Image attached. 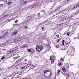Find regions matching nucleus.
I'll use <instances>...</instances> for the list:
<instances>
[{
  "label": "nucleus",
  "mask_w": 79,
  "mask_h": 79,
  "mask_svg": "<svg viewBox=\"0 0 79 79\" xmlns=\"http://www.w3.org/2000/svg\"><path fill=\"white\" fill-rule=\"evenodd\" d=\"M30 17H31V19L30 21H32V20H35L37 19H40V13L37 14V17L36 18H35V15H32Z\"/></svg>",
  "instance_id": "nucleus-1"
},
{
  "label": "nucleus",
  "mask_w": 79,
  "mask_h": 79,
  "mask_svg": "<svg viewBox=\"0 0 79 79\" xmlns=\"http://www.w3.org/2000/svg\"><path fill=\"white\" fill-rule=\"evenodd\" d=\"M35 48L37 52H41L44 49V47L41 45H37Z\"/></svg>",
  "instance_id": "nucleus-2"
},
{
  "label": "nucleus",
  "mask_w": 79,
  "mask_h": 79,
  "mask_svg": "<svg viewBox=\"0 0 79 79\" xmlns=\"http://www.w3.org/2000/svg\"><path fill=\"white\" fill-rule=\"evenodd\" d=\"M55 56H52L50 57V60L51 61L52 63H54V61H55V60L56 58Z\"/></svg>",
  "instance_id": "nucleus-3"
},
{
  "label": "nucleus",
  "mask_w": 79,
  "mask_h": 79,
  "mask_svg": "<svg viewBox=\"0 0 79 79\" xmlns=\"http://www.w3.org/2000/svg\"><path fill=\"white\" fill-rule=\"evenodd\" d=\"M8 34V33L7 32H5L4 33L3 36H0V39H3V38H4Z\"/></svg>",
  "instance_id": "nucleus-4"
},
{
  "label": "nucleus",
  "mask_w": 79,
  "mask_h": 79,
  "mask_svg": "<svg viewBox=\"0 0 79 79\" xmlns=\"http://www.w3.org/2000/svg\"><path fill=\"white\" fill-rule=\"evenodd\" d=\"M19 38H16L15 39H14L12 40V43H15L16 42H19Z\"/></svg>",
  "instance_id": "nucleus-5"
},
{
  "label": "nucleus",
  "mask_w": 79,
  "mask_h": 79,
  "mask_svg": "<svg viewBox=\"0 0 79 79\" xmlns=\"http://www.w3.org/2000/svg\"><path fill=\"white\" fill-rule=\"evenodd\" d=\"M50 71L49 70H46L44 71V74L45 76H46V77H48V76L47 75V72H50Z\"/></svg>",
  "instance_id": "nucleus-6"
},
{
  "label": "nucleus",
  "mask_w": 79,
  "mask_h": 79,
  "mask_svg": "<svg viewBox=\"0 0 79 79\" xmlns=\"http://www.w3.org/2000/svg\"><path fill=\"white\" fill-rule=\"evenodd\" d=\"M79 3H78L77 5L75 6L74 7L72 8V10H73L74 9H76V8H78V7H79Z\"/></svg>",
  "instance_id": "nucleus-7"
},
{
  "label": "nucleus",
  "mask_w": 79,
  "mask_h": 79,
  "mask_svg": "<svg viewBox=\"0 0 79 79\" xmlns=\"http://www.w3.org/2000/svg\"><path fill=\"white\" fill-rule=\"evenodd\" d=\"M18 34V31H15L14 33H13L12 34V36H14V35H16Z\"/></svg>",
  "instance_id": "nucleus-8"
},
{
  "label": "nucleus",
  "mask_w": 79,
  "mask_h": 79,
  "mask_svg": "<svg viewBox=\"0 0 79 79\" xmlns=\"http://www.w3.org/2000/svg\"><path fill=\"white\" fill-rule=\"evenodd\" d=\"M16 48H13L10 51V53H12L13 52H14L15 50H16Z\"/></svg>",
  "instance_id": "nucleus-9"
},
{
  "label": "nucleus",
  "mask_w": 79,
  "mask_h": 79,
  "mask_svg": "<svg viewBox=\"0 0 79 79\" xmlns=\"http://www.w3.org/2000/svg\"><path fill=\"white\" fill-rule=\"evenodd\" d=\"M24 37H20V38H19V41H21V40H23L24 39Z\"/></svg>",
  "instance_id": "nucleus-10"
},
{
  "label": "nucleus",
  "mask_w": 79,
  "mask_h": 79,
  "mask_svg": "<svg viewBox=\"0 0 79 79\" xmlns=\"http://www.w3.org/2000/svg\"><path fill=\"white\" fill-rule=\"evenodd\" d=\"M27 47V45L24 44L22 46V48H25V47Z\"/></svg>",
  "instance_id": "nucleus-11"
},
{
  "label": "nucleus",
  "mask_w": 79,
  "mask_h": 79,
  "mask_svg": "<svg viewBox=\"0 0 79 79\" xmlns=\"http://www.w3.org/2000/svg\"><path fill=\"white\" fill-rule=\"evenodd\" d=\"M62 70L63 72H66V69H65V67H64L62 68Z\"/></svg>",
  "instance_id": "nucleus-12"
},
{
  "label": "nucleus",
  "mask_w": 79,
  "mask_h": 79,
  "mask_svg": "<svg viewBox=\"0 0 79 79\" xmlns=\"http://www.w3.org/2000/svg\"><path fill=\"white\" fill-rule=\"evenodd\" d=\"M9 2L10 0H6L5 2L6 4H8V3Z\"/></svg>",
  "instance_id": "nucleus-13"
},
{
  "label": "nucleus",
  "mask_w": 79,
  "mask_h": 79,
  "mask_svg": "<svg viewBox=\"0 0 79 79\" xmlns=\"http://www.w3.org/2000/svg\"><path fill=\"white\" fill-rule=\"evenodd\" d=\"M64 42H65V41H64V40H63L62 45H64Z\"/></svg>",
  "instance_id": "nucleus-14"
},
{
  "label": "nucleus",
  "mask_w": 79,
  "mask_h": 79,
  "mask_svg": "<svg viewBox=\"0 0 79 79\" xmlns=\"http://www.w3.org/2000/svg\"><path fill=\"white\" fill-rule=\"evenodd\" d=\"M70 34H71V33L70 32H68L67 33V35L68 36H69Z\"/></svg>",
  "instance_id": "nucleus-15"
},
{
  "label": "nucleus",
  "mask_w": 79,
  "mask_h": 79,
  "mask_svg": "<svg viewBox=\"0 0 79 79\" xmlns=\"http://www.w3.org/2000/svg\"><path fill=\"white\" fill-rule=\"evenodd\" d=\"M46 21H44L42 23H40V25H42V24H43L44 23H45Z\"/></svg>",
  "instance_id": "nucleus-16"
},
{
  "label": "nucleus",
  "mask_w": 79,
  "mask_h": 79,
  "mask_svg": "<svg viewBox=\"0 0 79 79\" xmlns=\"http://www.w3.org/2000/svg\"><path fill=\"white\" fill-rule=\"evenodd\" d=\"M60 72H61V71H60V70H58V72H57V74H60Z\"/></svg>",
  "instance_id": "nucleus-17"
},
{
  "label": "nucleus",
  "mask_w": 79,
  "mask_h": 79,
  "mask_svg": "<svg viewBox=\"0 0 79 79\" xmlns=\"http://www.w3.org/2000/svg\"><path fill=\"white\" fill-rule=\"evenodd\" d=\"M26 3H27V1H26L25 2L23 3V5H26Z\"/></svg>",
  "instance_id": "nucleus-18"
},
{
  "label": "nucleus",
  "mask_w": 79,
  "mask_h": 79,
  "mask_svg": "<svg viewBox=\"0 0 79 79\" xmlns=\"http://www.w3.org/2000/svg\"><path fill=\"white\" fill-rule=\"evenodd\" d=\"M12 2H9V3H8V5H10V4Z\"/></svg>",
  "instance_id": "nucleus-19"
},
{
  "label": "nucleus",
  "mask_w": 79,
  "mask_h": 79,
  "mask_svg": "<svg viewBox=\"0 0 79 79\" xmlns=\"http://www.w3.org/2000/svg\"><path fill=\"white\" fill-rule=\"evenodd\" d=\"M11 53L10 52V51H8L7 52V54H10Z\"/></svg>",
  "instance_id": "nucleus-20"
},
{
  "label": "nucleus",
  "mask_w": 79,
  "mask_h": 79,
  "mask_svg": "<svg viewBox=\"0 0 79 79\" xmlns=\"http://www.w3.org/2000/svg\"><path fill=\"white\" fill-rule=\"evenodd\" d=\"M64 60V59H63V58L61 57V59H60V60H61V61H63Z\"/></svg>",
  "instance_id": "nucleus-21"
},
{
  "label": "nucleus",
  "mask_w": 79,
  "mask_h": 79,
  "mask_svg": "<svg viewBox=\"0 0 79 79\" xmlns=\"http://www.w3.org/2000/svg\"><path fill=\"white\" fill-rule=\"evenodd\" d=\"M5 57L4 56H3L1 58V60H3Z\"/></svg>",
  "instance_id": "nucleus-22"
},
{
  "label": "nucleus",
  "mask_w": 79,
  "mask_h": 79,
  "mask_svg": "<svg viewBox=\"0 0 79 79\" xmlns=\"http://www.w3.org/2000/svg\"><path fill=\"white\" fill-rule=\"evenodd\" d=\"M42 29L43 31H44L45 29L43 27H42Z\"/></svg>",
  "instance_id": "nucleus-23"
},
{
  "label": "nucleus",
  "mask_w": 79,
  "mask_h": 79,
  "mask_svg": "<svg viewBox=\"0 0 79 79\" xmlns=\"http://www.w3.org/2000/svg\"><path fill=\"white\" fill-rule=\"evenodd\" d=\"M26 68V67H23L21 68L22 69H25Z\"/></svg>",
  "instance_id": "nucleus-24"
},
{
  "label": "nucleus",
  "mask_w": 79,
  "mask_h": 79,
  "mask_svg": "<svg viewBox=\"0 0 79 79\" xmlns=\"http://www.w3.org/2000/svg\"><path fill=\"white\" fill-rule=\"evenodd\" d=\"M60 40H57V43H58V42H60Z\"/></svg>",
  "instance_id": "nucleus-25"
},
{
  "label": "nucleus",
  "mask_w": 79,
  "mask_h": 79,
  "mask_svg": "<svg viewBox=\"0 0 79 79\" xmlns=\"http://www.w3.org/2000/svg\"><path fill=\"white\" fill-rule=\"evenodd\" d=\"M28 52H31V49H29L28 50Z\"/></svg>",
  "instance_id": "nucleus-26"
},
{
  "label": "nucleus",
  "mask_w": 79,
  "mask_h": 79,
  "mask_svg": "<svg viewBox=\"0 0 79 79\" xmlns=\"http://www.w3.org/2000/svg\"><path fill=\"white\" fill-rule=\"evenodd\" d=\"M62 25H63V23H62L60 24V26H62Z\"/></svg>",
  "instance_id": "nucleus-27"
},
{
  "label": "nucleus",
  "mask_w": 79,
  "mask_h": 79,
  "mask_svg": "<svg viewBox=\"0 0 79 79\" xmlns=\"http://www.w3.org/2000/svg\"><path fill=\"white\" fill-rule=\"evenodd\" d=\"M56 37H58V38H59V35H56Z\"/></svg>",
  "instance_id": "nucleus-28"
},
{
  "label": "nucleus",
  "mask_w": 79,
  "mask_h": 79,
  "mask_svg": "<svg viewBox=\"0 0 79 79\" xmlns=\"http://www.w3.org/2000/svg\"><path fill=\"white\" fill-rule=\"evenodd\" d=\"M28 28V27H27V26H26V27H25V29H27Z\"/></svg>",
  "instance_id": "nucleus-29"
},
{
  "label": "nucleus",
  "mask_w": 79,
  "mask_h": 79,
  "mask_svg": "<svg viewBox=\"0 0 79 79\" xmlns=\"http://www.w3.org/2000/svg\"><path fill=\"white\" fill-rule=\"evenodd\" d=\"M14 60H16V59H17L16 57H14Z\"/></svg>",
  "instance_id": "nucleus-30"
},
{
  "label": "nucleus",
  "mask_w": 79,
  "mask_h": 79,
  "mask_svg": "<svg viewBox=\"0 0 79 79\" xmlns=\"http://www.w3.org/2000/svg\"><path fill=\"white\" fill-rule=\"evenodd\" d=\"M21 2H24V0H22V1H21Z\"/></svg>",
  "instance_id": "nucleus-31"
},
{
  "label": "nucleus",
  "mask_w": 79,
  "mask_h": 79,
  "mask_svg": "<svg viewBox=\"0 0 79 79\" xmlns=\"http://www.w3.org/2000/svg\"><path fill=\"white\" fill-rule=\"evenodd\" d=\"M24 61H27V60H26V59H25L24 60Z\"/></svg>",
  "instance_id": "nucleus-32"
},
{
  "label": "nucleus",
  "mask_w": 79,
  "mask_h": 79,
  "mask_svg": "<svg viewBox=\"0 0 79 79\" xmlns=\"http://www.w3.org/2000/svg\"><path fill=\"white\" fill-rule=\"evenodd\" d=\"M59 65H60L61 66V63H60L59 64Z\"/></svg>",
  "instance_id": "nucleus-33"
},
{
  "label": "nucleus",
  "mask_w": 79,
  "mask_h": 79,
  "mask_svg": "<svg viewBox=\"0 0 79 79\" xmlns=\"http://www.w3.org/2000/svg\"><path fill=\"white\" fill-rule=\"evenodd\" d=\"M65 44H66L67 45H68V43H66Z\"/></svg>",
  "instance_id": "nucleus-34"
},
{
  "label": "nucleus",
  "mask_w": 79,
  "mask_h": 79,
  "mask_svg": "<svg viewBox=\"0 0 79 79\" xmlns=\"http://www.w3.org/2000/svg\"><path fill=\"white\" fill-rule=\"evenodd\" d=\"M43 13H44V12H45V10H43Z\"/></svg>",
  "instance_id": "nucleus-35"
},
{
  "label": "nucleus",
  "mask_w": 79,
  "mask_h": 79,
  "mask_svg": "<svg viewBox=\"0 0 79 79\" xmlns=\"http://www.w3.org/2000/svg\"><path fill=\"white\" fill-rule=\"evenodd\" d=\"M18 22V20H17L16 21H15V23H17Z\"/></svg>",
  "instance_id": "nucleus-36"
},
{
  "label": "nucleus",
  "mask_w": 79,
  "mask_h": 79,
  "mask_svg": "<svg viewBox=\"0 0 79 79\" xmlns=\"http://www.w3.org/2000/svg\"><path fill=\"white\" fill-rule=\"evenodd\" d=\"M69 42V40H67V41H66V42Z\"/></svg>",
  "instance_id": "nucleus-37"
},
{
  "label": "nucleus",
  "mask_w": 79,
  "mask_h": 79,
  "mask_svg": "<svg viewBox=\"0 0 79 79\" xmlns=\"http://www.w3.org/2000/svg\"><path fill=\"white\" fill-rule=\"evenodd\" d=\"M69 1V0H67V2H68Z\"/></svg>",
  "instance_id": "nucleus-38"
},
{
  "label": "nucleus",
  "mask_w": 79,
  "mask_h": 79,
  "mask_svg": "<svg viewBox=\"0 0 79 79\" xmlns=\"http://www.w3.org/2000/svg\"><path fill=\"white\" fill-rule=\"evenodd\" d=\"M2 5H3V4H2L1 6H2Z\"/></svg>",
  "instance_id": "nucleus-39"
},
{
  "label": "nucleus",
  "mask_w": 79,
  "mask_h": 79,
  "mask_svg": "<svg viewBox=\"0 0 79 79\" xmlns=\"http://www.w3.org/2000/svg\"><path fill=\"white\" fill-rule=\"evenodd\" d=\"M50 75H52V74H50Z\"/></svg>",
  "instance_id": "nucleus-40"
},
{
  "label": "nucleus",
  "mask_w": 79,
  "mask_h": 79,
  "mask_svg": "<svg viewBox=\"0 0 79 79\" xmlns=\"http://www.w3.org/2000/svg\"><path fill=\"white\" fill-rule=\"evenodd\" d=\"M13 79V78H11V79Z\"/></svg>",
  "instance_id": "nucleus-41"
},
{
  "label": "nucleus",
  "mask_w": 79,
  "mask_h": 79,
  "mask_svg": "<svg viewBox=\"0 0 79 79\" xmlns=\"http://www.w3.org/2000/svg\"><path fill=\"white\" fill-rule=\"evenodd\" d=\"M7 75H6V76Z\"/></svg>",
  "instance_id": "nucleus-42"
},
{
  "label": "nucleus",
  "mask_w": 79,
  "mask_h": 79,
  "mask_svg": "<svg viewBox=\"0 0 79 79\" xmlns=\"http://www.w3.org/2000/svg\"><path fill=\"white\" fill-rule=\"evenodd\" d=\"M1 61V60H0V62Z\"/></svg>",
  "instance_id": "nucleus-43"
},
{
  "label": "nucleus",
  "mask_w": 79,
  "mask_h": 79,
  "mask_svg": "<svg viewBox=\"0 0 79 79\" xmlns=\"http://www.w3.org/2000/svg\"><path fill=\"white\" fill-rule=\"evenodd\" d=\"M59 64H58V65Z\"/></svg>",
  "instance_id": "nucleus-44"
},
{
  "label": "nucleus",
  "mask_w": 79,
  "mask_h": 79,
  "mask_svg": "<svg viewBox=\"0 0 79 79\" xmlns=\"http://www.w3.org/2000/svg\"><path fill=\"white\" fill-rule=\"evenodd\" d=\"M78 35H79V34H78Z\"/></svg>",
  "instance_id": "nucleus-45"
}]
</instances>
